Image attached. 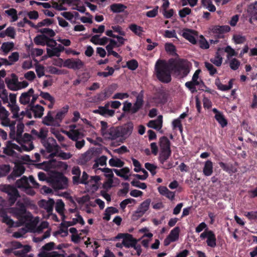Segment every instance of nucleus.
<instances>
[{"instance_id":"obj_1","label":"nucleus","mask_w":257,"mask_h":257,"mask_svg":"<svg viewBox=\"0 0 257 257\" xmlns=\"http://www.w3.org/2000/svg\"><path fill=\"white\" fill-rule=\"evenodd\" d=\"M9 210L13 217L18 219L19 225L28 224L32 220V214L27 211L25 204L20 201L16 203L15 207H11Z\"/></svg>"},{"instance_id":"obj_2","label":"nucleus","mask_w":257,"mask_h":257,"mask_svg":"<svg viewBox=\"0 0 257 257\" xmlns=\"http://www.w3.org/2000/svg\"><path fill=\"white\" fill-rule=\"evenodd\" d=\"M155 74L158 79L165 83L171 81V67L164 60H158L155 66Z\"/></svg>"},{"instance_id":"obj_3","label":"nucleus","mask_w":257,"mask_h":257,"mask_svg":"<svg viewBox=\"0 0 257 257\" xmlns=\"http://www.w3.org/2000/svg\"><path fill=\"white\" fill-rule=\"evenodd\" d=\"M171 70L180 77L187 76L190 72L188 62L184 59L175 60L173 59L169 61Z\"/></svg>"},{"instance_id":"obj_4","label":"nucleus","mask_w":257,"mask_h":257,"mask_svg":"<svg viewBox=\"0 0 257 257\" xmlns=\"http://www.w3.org/2000/svg\"><path fill=\"white\" fill-rule=\"evenodd\" d=\"M0 189L2 191L8 194L9 196V201L11 205L14 204L17 199L20 197L18 189L13 185H1Z\"/></svg>"},{"instance_id":"obj_5","label":"nucleus","mask_w":257,"mask_h":257,"mask_svg":"<svg viewBox=\"0 0 257 257\" xmlns=\"http://www.w3.org/2000/svg\"><path fill=\"white\" fill-rule=\"evenodd\" d=\"M230 31V28L227 25L218 26L216 25L213 26L211 31L214 34L215 40H211V43L214 44H216L219 42V39H223L224 37V34Z\"/></svg>"},{"instance_id":"obj_6","label":"nucleus","mask_w":257,"mask_h":257,"mask_svg":"<svg viewBox=\"0 0 257 257\" xmlns=\"http://www.w3.org/2000/svg\"><path fill=\"white\" fill-rule=\"evenodd\" d=\"M68 178L61 173H57L52 178V186L55 189H66L68 186Z\"/></svg>"},{"instance_id":"obj_7","label":"nucleus","mask_w":257,"mask_h":257,"mask_svg":"<svg viewBox=\"0 0 257 257\" xmlns=\"http://www.w3.org/2000/svg\"><path fill=\"white\" fill-rule=\"evenodd\" d=\"M84 66V63L78 58H69L66 59L63 64V67L73 70H79Z\"/></svg>"},{"instance_id":"obj_8","label":"nucleus","mask_w":257,"mask_h":257,"mask_svg":"<svg viewBox=\"0 0 257 257\" xmlns=\"http://www.w3.org/2000/svg\"><path fill=\"white\" fill-rule=\"evenodd\" d=\"M41 143L46 148L47 152L49 153L53 152L54 150H57L58 148H60L59 146L56 143V141L52 137L47 138Z\"/></svg>"},{"instance_id":"obj_9","label":"nucleus","mask_w":257,"mask_h":257,"mask_svg":"<svg viewBox=\"0 0 257 257\" xmlns=\"http://www.w3.org/2000/svg\"><path fill=\"white\" fill-rule=\"evenodd\" d=\"M48 132V128L45 127H41L39 131L33 128L31 132L34 140H40L41 143L47 138Z\"/></svg>"},{"instance_id":"obj_10","label":"nucleus","mask_w":257,"mask_h":257,"mask_svg":"<svg viewBox=\"0 0 257 257\" xmlns=\"http://www.w3.org/2000/svg\"><path fill=\"white\" fill-rule=\"evenodd\" d=\"M121 138H127L132 133L134 129V124L132 121L119 126Z\"/></svg>"},{"instance_id":"obj_11","label":"nucleus","mask_w":257,"mask_h":257,"mask_svg":"<svg viewBox=\"0 0 257 257\" xmlns=\"http://www.w3.org/2000/svg\"><path fill=\"white\" fill-rule=\"evenodd\" d=\"M5 82L10 89L14 91L20 89V87L18 86L19 83L18 77L15 74H11V78H6Z\"/></svg>"},{"instance_id":"obj_12","label":"nucleus","mask_w":257,"mask_h":257,"mask_svg":"<svg viewBox=\"0 0 257 257\" xmlns=\"http://www.w3.org/2000/svg\"><path fill=\"white\" fill-rule=\"evenodd\" d=\"M151 200L150 199H147L143 201L138 207L135 212V214L138 217H141L149 209Z\"/></svg>"},{"instance_id":"obj_13","label":"nucleus","mask_w":257,"mask_h":257,"mask_svg":"<svg viewBox=\"0 0 257 257\" xmlns=\"http://www.w3.org/2000/svg\"><path fill=\"white\" fill-rule=\"evenodd\" d=\"M106 136L108 139L115 140L118 138H121L119 126L117 127L112 126L105 132Z\"/></svg>"},{"instance_id":"obj_14","label":"nucleus","mask_w":257,"mask_h":257,"mask_svg":"<svg viewBox=\"0 0 257 257\" xmlns=\"http://www.w3.org/2000/svg\"><path fill=\"white\" fill-rule=\"evenodd\" d=\"M212 111L215 114L214 118L216 121L219 123L222 127H224L227 124V120L225 118L223 113L219 111L217 108H214L212 109Z\"/></svg>"},{"instance_id":"obj_15","label":"nucleus","mask_w":257,"mask_h":257,"mask_svg":"<svg viewBox=\"0 0 257 257\" xmlns=\"http://www.w3.org/2000/svg\"><path fill=\"white\" fill-rule=\"evenodd\" d=\"M48 41H52L56 43L55 40L51 39L44 34L38 35L34 39V42L37 45L45 46Z\"/></svg>"},{"instance_id":"obj_16","label":"nucleus","mask_w":257,"mask_h":257,"mask_svg":"<svg viewBox=\"0 0 257 257\" xmlns=\"http://www.w3.org/2000/svg\"><path fill=\"white\" fill-rule=\"evenodd\" d=\"M144 104V97L143 95L141 93L137 96L136 101L131 109V114H135L137 113L143 106Z\"/></svg>"},{"instance_id":"obj_17","label":"nucleus","mask_w":257,"mask_h":257,"mask_svg":"<svg viewBox=\"0 0 257 257\" xmlns=\"http://www.w3.org/2000/svg\"><path fill=\"white\" fill-rule=\"evenodd\" d=\"M69 106L68 105H66L60 109L57 113L55 116V121L57 123V126L60 125V123L62 121L63 119L67 113Z\"/></svg>"},{"instance_id":"obj_18","label":"nucleus","mask_w":257,"mask_h":257,"mask_svg":"<svg viewBox=\"0 0 257 257\" xmlns=\"http://www.w3.org/2000/svg\"><path fill=\"white\" fill-rule=\"evenodd\" d=\"M7 213L6 209L2 208L0 209V217L2 218V221L10 227H13L14 221L8 215Z\"/></svg>"},{"instance_id":"obj_19","label":"nucleus","mask_w":257,"mask_h":257,"mask_svg":"<svg viewBox=\"0 0 257 257\" xmlns=\"http://www.w3.org/2000/svg\"><path fill=\"white\" fill-rule=\"evenodd\" d=\"M10 113L5 107L0 108V121L1 124L5 126H8L9 125L10 119L9 118Z\"/></svg>"},{"instance_id":"obj_20","label":"nucleus","mask_w":257,"mask_h":257,"mask_svg":"<svg viewBox=\"0 0 257 257\" xmlns=\"http://www.w3.org/2000/svg\"><path fill=\"white\" fill-rule=\"evenodd\" d=\"M34 92L33 88H30L27 92L22 93L19 98L20 102L24 105L30 104V98Z\"/></svg>"},{"instance_id":"obj_21","label":"nucleus","mask_w":257,"mask_h":257,"mask_svg":"<svg viewBox=\"0 0 257 257\" xmlns=\"http://www.w3.org/2000/svg\"><path fill=\"white\" fill-rule=\"evenodd\" d=\"M25 171V168L23 165L17 166L8 176V179L14 180L17 177L21 176Z\"/></svg>"},{"instance_id":"obj_22","label":"nucleus","mask_w":257,"mask_h":257,"mask_svg":"<svg viewBox=\"0 0 257 257\" xmlns=\"http://www.w3.org/2000/svg\"><path fill=\"white\" fill-rule=\"evenodd\" d=\"M159 145L161 151H171V142L167 137L165 136L161 137L159 140Z\"/></svg>"},{"instance_id":"obj_23","label":"nucleus","mask_w":257,"mask_h":257,"mask_svg":"<svg viewBox=\"0 0 257 257\" xmlns=\"http://www.w3.org/2000/svg\"><path fill=\"white\" fill-rule=\"evenodd\" d=\"M138 240L134 238L133 235L126 233V236L122 240V244L125 248H128L134 246V244L138 242Z\"/></svg>"},{"instance_id":"obj_24","label":"nucleus","mask_w":257,"mask_h":257,"mask_svg":"<svg viewBox=\"0 0 257 257\" xmlns=\"http://www.w3.org/2000/svg\"><path fill=\"white\" fill-rule=\"evenodd\" d=\"M30 107V109L34 113L35 118H41L43 115L44 108L39 104L33 105Z\"/></svg>"},{"instance_id":"obj_25","label":"nucleus","mask_w":257,"mask_h":257,"mask_svg":"<svg viewBox=\"0 0 257 257\" xmlns=\"http://www.w3.org/2000/svg\"><path fill=\"white\" fill-rule=\"evenodd\" d=\"M42 123L48 126L55 125L57 126V123L55 121V117L54 118L52 115V112L49 111L46 116H45L42 120Z\"/></svg>"},{"instance_id":"obj_26","label":"nucleus","mask_w":257,"mask_h":257,"mask_svg":"<svg viewBox=\"0 0 257 257\" xmlns=\"http://www.w3.org/2000/svg\"><path fill=\"white\" fill-rule=\"evenodd\" d=\"M16 186L19 188L30 189V186L27 177L23 176L16 182Z\"/></svg>"},{"instance_id":"obj_27","label":"nucleus","mask_w":257,"mask_h":257,"mask_svg":"<svg viewBox=\"0 0 257 257\" xmlns=\"http://www.w3.org/2000/svg\"><path fill=\"white\" fill-rule=\"evenodd\" d=\"M194 32V31L193 30L187 29L183 33L182 36L184 38L188 40L192 44H196L197 43V41L194 36L193 35Z\"/></svg>"},{"instance_id":"obj_28","label":"nucleus","mask_w":257,"mask_h":257,"mask_svg":"<svg viewBox=\"0 0 257 257\" xmlns=\"http://www.w3.org/2000/svg\"><path fill=\"white\" fill-rule=\"evenodd\" d=\"M93 112L104 116H112L114 114V110L112 109H106L102 106H99L97 109L93 110Z\"/></svg>"},{"instance_id":"obj_29","label":"nucleus","mask_w":257,"mask_h":257,"mask_svg":"<svg viewBox=\"0 0 257 257\" xmlns=\"http://www.w3.org/2000/svg\"><path fill=\"white\" fill-rule=\"evenodd\" d=\"M72 174L74 175L72 177V182L74 185L79 184V178L81 175V170L78 166H74L72 168Z\"/></svg>"},{"instance_id":"obj_30","label":"nucleus","mask_w":257,"mask_h":257,"mask_svg":"<svg viewBox=\"0 0 257 257\" xmlns=\"http://www.w3.org/2000/svg\"><path fill=\"white\" fill-rule=\"evenodd\" d=\"M113 171L115 173L117 176L123 178L125 180H129V177L127 175L130 172V169L128 168L124 167L120 170L114 169Z\"/></svg>"},{"instance_id":"obj_31","label":"nucleus","mask_w":257,"mask_h":257,"mask_svg":"<svg viewBox=\"0 0 257 257\" xmlns=\"http://www.w3.org/2000/svg\"><path fill=\"white\" fill-rule=\"evenodd\" d=\"M203 174L206 176H210L213 173V164L210 160H207L203 169Z\"/></svg>"},{"instance_id":"obj_32","label":"nucleus","mask_w":257,"mask_h":257,"mask_svg":"<svg viewBox=\"0 0 257 257\" xmlns=\"http://www.w3.org/2000/svg\"><path fill=\"white\" fill-rule=\"evenodd\" d=\"M233 79H230L228 85H224L222 84L219 80H216L215 84L217 86L218 89L225 91L232 88L233 85Z\"/></svg>"},{"instance_id":"obj_33","label":"nucleus","mask_w":257,"mask_h":257,"mask_svg":"<svg viewBox=\"0 0 257 257\" xmlns=\"http://www.w3.org/2000/svg\"><path fill=\"white\" fill-rule=\"evenodd\" d=\"M23 249L20 250H15L13 252V253L16 255L19 256L20 257H26V255H28L27 253L29 252L31 247L29 245H25L22 247Z\"/></svg>"},{"instance_id":"obj_34","label":"nucleus","mask_w":257,"mask_h":257,"mask_svg":"<svg viewBox=\"0 0 257 257\" xmlns=\"http://www.w3.org/2000/svg\"><path fill=\"white\" fill-rule=\"evenodd\" d=\"M172 151H161L158 158L159 161L161 164H164L170 158Z\"/></svg>"},{"instance_id":"obj_35","label":"nucleus","mask_w":257,"mask_h":257,"mask_svg":"<svg viewBox=\"0 0 257 257\" xmlns=\"http://www.w3.org/2000/svg\"><path fill=\"white\" fill-rule=\"evenodd\" d=\"M180 231V229L178 226L175 227L170 231L168 236L170 238L171 241L175 242L178 240L179 237Z\"/></svg>"},{"instance_id":"obj_36","label":"nucleus","mask_w":257,"mask_h":257,"mask_svg":"<svg viewBox=\"0 0 257 257\" xmlns=\"http://www.w3.org/2000/svg\"><path fill=\"white\" fill-rule=\"evenodd\" d=\"M110 10L115 13H118L123 12L125 9H126V7L122 4H113L110 7Z\"/></svg>"},{"instance_id":"obj_37","label":"nucleus","mask_w":257,"mask_h":257,"mask_svg":"<svg viewBox=\"0 0 257 257\" xmlns=\"http://www.w3.org/2000/svg\"><path fill=\"white\" fill-rule=\"evenodd\" d=\"M206 243L208 246L214 248L216 246V238L214 233L210 232L209 236L206 240Z\"/></svg>"},{"instance_id":"obj_38","label":"nucleus","mask_w":257,"mask_h":257,"mask_svg":"<svg viewBox=\"0 0 257 257\" xmlns=\"http://www.w3.org/2000/svg\"><path fill=\"white\" fill-rule=\"evenodd\" d=\"M158 118H160V122L159 123H157L156 120H150L148 123V126L150 128H153L156 130H160L162 127V116L159 115L158 116Z\"/></svg>"},{"instance_id":"obj_39","label":"nucleus","mask_w":257,"mask_h":257,"mask_svg":"<svg viewBox=\"0 0 257 257\" xmlns=\"http://www.w3.org/2000/svg\"><path fill=\"white\" fill-rule=\"evenodd\" d=\"M38 256L39 257H64V255L60 254L56 251L49 252L43 251L39 253Z\"/></svg>"},{"instance_id":"obj_40","label":"nucleus","mask_w":257,"mask_h":257,"mask_svg":"<svg viewBox=\"0 0 257 257\" xmlns=\"http://www.w3.org/2000/svg\"><path fill=\"white\" fill-rule=\"evenodd\" d=\"M8 106L10 107V110L13 113V118H20V115L19 114V111L20 110V108L18 105L16 104H9Z\"/></svg>"},{"instance_id":"obj_41","label":"nucleus","mask_w":257,"mask_h":257,"mask_svg":"<svg viewBox=\"0 0 257 257\" xmlns=\"http://www.w3.org/2000/svg\"><path fill=\"white\" fill-rule=\"evenodd\" d=\"M109 164L111 167L121 168L123 166L124 163L119 159L111 158L109 160Z\"/></svg>"},{"instance_id":"obj_42","label":"nucleus","mask_w":257,"mask_h":257,"mask_svg":"<svg viewBox=\"0 0 257 257\" xmlns=\"http://www.w3.org/2000/svg\"><path fill=\"white\" fill-rule=\"evenodd\" d=\"M105 70H108V72H98L97 73V76L100 77H107L109 76L112 75L114 72V69L109 66H107L105 69Z\"/></svg>"},{"instance_id":"obj_43","label":"nucleus","mask_w":257,"mask_h":257,"mask_svg":"<svg viewBox=\"0 0 257 257\" xmlns=\"http://www.w3.org/2000/svg\"><path fill=\"white\" fill-rule=\"evenodd\" d=\"M129 29L137 35L140 36L143 32V28L133 24L129 26Z\"/></svg>"},{"instance_id":"obj_44","label":"nucleus","mask_w":257,"mask_h":257,"mask_svg":"<svg viewBox=\"0 0 257 257\" xmlns=\"http://www.w3.org/2000/svg\"><path fill=\"white\" fill-rule=\"evenodd\" d=\"M210 62L216 65V66H220L222 63V58L219 55V54L217 52L215 57L214 58H212L210 60Z\"/></svg>"},{"instance_id":"obj_45","label":"nucleus","mask_w":257,"mask_h":257,"mask_svg":"<svg viewBox=\"0 0 257 257\" xmlns=\"http://www.w3.org/2000/svg\"><path fill=\"white\" fill-rule=\"evenodd\" d=\"M54 203L55 202L52 199H49L47 201H46L45 209L49 214L52 212Z\"/></svg>"},{"instance_id":"obj_46","label":"nucleus","mask_w":257,"mask_h":257,"mask_svg":"<svg viewBox=\"0 0 257 257\" xmlns=\"http://www.w3.org/2000/svg\"><path fill=\"white\" fill-rule=\"evenodd\" d=\"M64 206L65 204L63 201L61 199L58 200L56 202L55 209L59 214H62L64 212Z\"/></svg>"},{"instance_id":"obj_47","label":"nucleus","mask_w":257,"mask_h":257,"mask_svg":"<svg viewBox=\"0 0 257 257\" xmlns=\"http://www.w3.org/2000/svg\"><path fill=\"white\" fill-rule=\"evenodd\" d=\"M138 62L135 59H132L126 62V67L131 70H135L138 67Z\"/></svg>"},{"instance_id":"obj_48","label":"nucleus","mask_w":257,"mask_h":257,"mask_svg":"<svg viewBox=\"0 0 257 257\" xmlns=\"http://www.w3.org/2000/svg\"><path fill=\"white\" fill-rule=\"evenodd\" d=\"M39 32L42 34H46L48 36L52 38L56 35L55 32L50 28H43L39 30Z\"/></svg>"},{"instance_id":"obj_49","label":"nucleus","mask_w":257,"mask_h":257,"mask_svg":"<svg viewBox=\"0 0 257 257\" xmlns=\"http://www.w3.org/2000/svg\"><path fill=\"white\" fill-rule=\"evenodd\" d=\"M5 13L9 16L12 17L13 22H15L18 20L17 11L16 9L12 8L6 11Z\"/></svg>"},{"instance_id":"obj_50","label":"nucleus","mask_w":257,"mask_h":257,"mask_svg":"<svg viewBox=\"0 0 257 257\" xmlns=\"http://www.w3.org/2000/svg\"><path fill=\"white\" fill-rule=\"evenodd\" d=\"M153 99L159 103H164L166 101L165 95L162 93H157L154 96Z\"/></svg>"},{"instance_id":"obj_51","label":"nucleus","mask_w":257,"mask_h":257,"mask_svg":"<svg viewBox=\"0 0 257 257\" xmlns=\"http://www.w3.org/2000/svg\"><path fill=\"white\" fill-rule=\"evenodd\" d=\"M56 47L51 49L47 48V53L49 57H52L53 56L59 57L60 55V53L58 51Z\"/></svg>"},{"instance_id":"obj_52","label":"nucleus","mask_w":257,"mask_h":257,"mask_svg":"<svg viewBox=\"0 0 257 257\" xmlns=\"http://www.w3.org/2000/svg\"><path fill=\"white\" fill-rule=\"evenodd\" d=\"M200 72L201 70L200 69H197V70H196V71L195 72L192 76V81H193V82H195V84L197 85H200V83H202L204 85V82L201 79L198 80L199 75Z\"/></svg>"},{"instance_id":"obj_53","label":"nucleus","mask_w":257,"mask_h":257,"mask_svg":"<svg viewBox=\"0 0 257 257\" xmlns=\"http://www.w3.org/2000/svg\"><path fill=\"white\" fill-rule=\"evenodd\" d=\"M11 170V167L9 165H2L0 166V173L2 177L6 176L8 174Z\"/></svg>"},{"instance_id":"obj_54","label":"nucleus","mask_w":257,"mask_h":257,"mask_svg":"<svg viewBox=\"0 0 257 257\" xmlns=\"http://www.w3.org/2000/svg\"><path fill=\"white\" fill-rule=\"evenodd\" d=\"M3 152L7 156L11 157H17L18 155L17 153L12 149L8 147V144L7 142L6 147L4 148Z\"/></svg>"},{"instance_id":"obj_55","label":"nucleus","mask_w":257,"mask_h":257,"mask_svg":"<svg viewBox=\"0 0 257 257\" xmlns=\"http://www.w3.org/2000/svg\"><path fill=\"white\" fill-rule=\"evenodd\" d=\"M240 65V61L236 58H233L229 62V66L233 70H236L238 69Z\"/></svg>"},{"instance_id":"obj_56","label":"nucleus","mask_w":257,"mask_h":257,"mask_svg":"<svg viewBox=\"0 0 257 257\" xmlns=\"http://www.w3.org/2000/svg\"><path fill=\"white\" fill-rule=\"evenodd\" d=\"M204 64L205 67L209 71V74L210 75L213 76L214 74L217 73V70L214 67L212 64L209 63L208 62H205Z\"/></svg>"},{"instance_id":"obj_57","label":"nucleus","mask_w":257,"mask_h":257,"mask_svg":"<svg viewBox=\"0 0 257 257\" xmlns=\"http://www.w3.org/2000/svg\"><path fill=\"white\" fill-rule=\"evenodd\" d=\"M145 167L150 172L152 176L156 175L157 173L156 170L157 168V167L156 165L150 163H146L145 164Z\"/></svg>"},{"instance_id":"obj_58","label":"nucleus","mask_w":257,"mask_h":257,"mask_svg":"<svg viewBox=\"0 0 257 257\" xmlns=\"http://www.w3.org/2000/svg\"><path fill=\"white\" fill-rule=\"evenodd\" d=\"M68 137L74 141H76L79 139L80 133L78 130H72L71 133H67Z\"/></svg>"},{"instance_id":"obj_59","label":"nucleus","mask_w":257,"mask_h":257,"mask_svg":"<svg viewBox=\"0 0 257 257\" xmlns=\"http://www.w3.org/2000/svg\"><path fill=\"white\" fill-rule=\"evenodd\" d=\"M233 40L236 44H242L246 41L245 37L239 35H234L233 36Z\"/></svg>"},{"instance_id":"obj_60","label":"nucleus","mask_w":257,"mask_h":257,"mask_svg":"<svg viewBox=\"0 0 257 257\" xmlns=\"http://www.w3.org/2000/svg\"><path fill=\"white\" fill-rule=\"evenodd\" d=\"M131 184L134 187H136L142 189H146L147 188V185L145 183H142L137 180H133L131 182Z\"/></svg>"},{"instance_id":"obj_61","label":"nucleus","mask_w":257,"mask_h":257,"mask_svg":"<svg viewBox=\"0 0 257 257\" xmlns=\"http://www.w3.org/2000/svg\"><path fill=\"white\" fill-rule=\"evenodd\" d=\"M14 44L13 43H4L1 47L2 51L5 53H8L13 47Z\"/></svg>"},{"instance_id":"obj_62","label":"nucleus","mask_w":257,"mask_h":257,"mask_svg":"<svg viewBox=\"0 0 257 257\" xmlns=\"http://www.w3.org/2000/svg\"><path fill=\"white\" fill-rule=\"evenodd\" d=\"M224 50L225 52L227 53L228 58L232 56H236L237 55V53L230 46H227L226 47H225Z\"/></svg>"},{"instance_id":"obj_63","label":"nucleus","mask_w":257,"mask_h":257,"mask_svg":"<svg viewBox=\"0 0 257 257\" xmlns=\"http://www.w3.org/2000/svg\"><path fill=\"white\" fill-rule=\"evenodd\" d=\"M165 50L171 54H174L176 52V47L172 43H166L165 45Z\"/></svg>"},{"instance_id":"obj_64","label":"nucleus","mask_w":257,"mask_h":257,"mask_svg":"<svg viewBox=\"0 0 257 257\" xmlns=\"http://www.w3.org/2000/svg\"><path fill=\"white\" fill-rule=\"evenodd\" d=\"M244 215L249 220L257 219V211L245 212Z\"/></svg>"}]
</instances>
